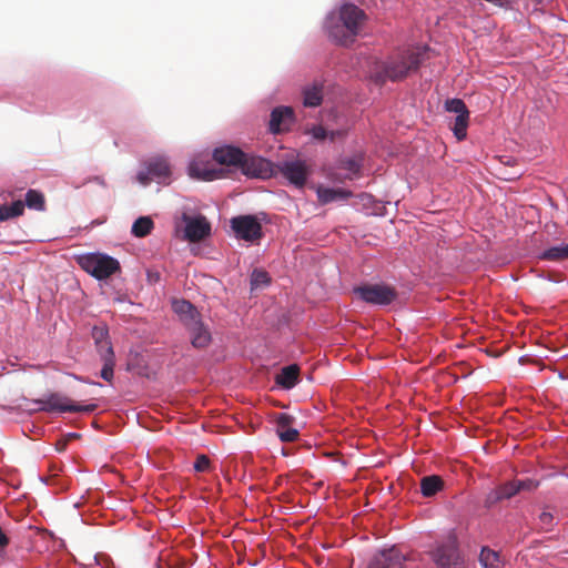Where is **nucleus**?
Returning <instances> with one entry per match:
<instances>
[{
    "label": "nucleus",
    "mask_w": 568,
    "mask_h": 568,
    "mask_svg": "<svg viewBox=\"0 0 568 568\" xmlns=\"http://www.w3.org/2000/svg\"><path fill=\"white\" fill-rule=\"evenodd\" d=\"M89 181L94 182L101 186H106V183L102 176H94V178L90 179Z\"/></svg>",
    "instance_id": "79ce46f5"
},
{
    "label": "nucleus",
    "mask_w": 568,
    "mask_h": 568,
    "mask_svg": "<svg viewBox=\"0 0 568 568\" xmlns=\"http://www.w3.org/2000/svg\"><path fill=\"white\" fill-rule=\"evenodd\" d=\"M281 174L297 187L304 186L307 179V168L303 161H284L277 165Z\"/></svg>",
    "instance_id": "f8f14e48"
},
{
    "label": "nucleus",
    "mask_w": 568,
    "mask_h": 568,
    "mask_svg": "<svg viewBox=\"0 0 568 568\" xmlns=\"http://www.w3.org/2000/svg\"><path fill=\"white\" fill-rule=\"evenodd\" d=\"M517 485V490L523 491H531L538 487V483L532 479H525V480H515Z\"/></svg>",
    "instance_id": "e433bc0d"
},
{
    "label": "nucleus",
    "mask_w": 568,
    "mask_h": 568,
    "mask_svg": "<svg viewBox=\"0 0 568 568\" xmlns=\"http://www.w3.org/2000/svg\"><path fill=\"white\" fill-rule=\"evenodd\" d=\"M154 223L149 216H140L132 225V234L136 237H144L151 233Z\"/></svg>",
    "instance_id": "5701e85b"
},
{
    "label": "nucleus",
    "mask_w": 568,
    "mask_h": 568,
    "mask_svg": "<svg viewBox=\"0 0 568 568\" xmlns=\"http://www.w3.org/2000/svg\"><path fill=\"white\" fill-rule=\"evenodd\" d=\"M445 109L448 112L456 113V115L464 114V112H469L465 102L460 99H450L445 103Z\"/></svg>",
    "instance_id": "c756f323"
},
{
    "label": "nucleus",
    "mask_w": 568,
    "mask_h": 568,
    "mask_svg": "<svg viewBox=\"0 0 568 568\" xmlns=\"http://www.w3.org/2000/svg\"><path fill=\"white\" fill-rule=\"evenodd\" d=\"M211 462L207 456L200 455L197 456L195 463H194V469L199 473H204L210 469Z\"/></svg>",
    "instance_id": "f704fd0d"
},
{
    "label": "nucleus",
    "mask_w": 568,
    "mask_h": 568,
    "mask_svg": "<svg viewBox=\"0 0 568 568\" xmlns=\"http://www.w3.org/2000/svg\"><path fill=\"white\" fill-rule=\"evenodd\" d=\"M78 263L83 271L98 280L108 278L120 271L118 260L101 253L82 255L79 257Z\"/></svg>",
    "instance_id": "7ed1b4c3"
},
{
    "label": "nucleus",
    "mask_w": 568,
    "mask_h": 568,
    "mask_svg": "<svg viewBox=\"0 0 568 568\" xmlns=\"http://www.w3.org/2000/svg\"><path fill=\"white\" fill-rule=\"evenodd\" d=\"M540 524L542 525V528L549 529V527L552 525L554 517L550 513L542 511L539 515Z\"/></svg>",
    "instance_id": "58836bf2"
},
{
    "label": "nucleus",
    "mask_w": 568,
    "mask_h": 568,
    "mask_svg": "<svg viewBox=\"0 0 568 568\" xmlns=\"http://www.w3.org/2000/svg\"><path fill=\"white\" fill-rule=\"evenodd\" d=\"M24 203L22 201H14L10 205L0 206V221H6L23 214Z\"/></svg>",
    "instance_id": "a878e982"
},
{
    "label": "nucleus",
    "mask_w": 568,
    "mask_h": 568,
    "mask_svg": "<svg viewBox=\"0 0 568 568\" xmlns=\"http://www.w3.org/2000/svg\"><path fill=\"white\" fill-rule=\"evenodd\" d=\"M276 433L282 442L292 443L298 437V430L292 427L293 417L285 413H280L276 418Z\"/></svg>",
    "instance_id": "dca6fc26"
},
{
    "label": "nucleus",
    "mask_w": 568,
    "mask_h": 568,
    "mask_svg": "<svg viewBox=\"0 0 568 568\" xmlns=\"http://www.w3.org/2000/svg\"><path fill=\"white\" fill-rule=\"evenodd\" d=\"M78 437H79V435H78V434H75V433H70V434H68L64 438H68V442H69L70 439L78 438Z\"/></svg>",
    "instance_id": "37998d69"
},
{
    "label": "nucleus",
    "mask_w": 568,
    "mask_h": 568,
    "mask_svg": "<svg viewBox=\"0 0 568 568\" xmlns=\"http://www.w3.org/2000/svg\"><path fill=\"white\" fill-rule=\"evenodd\" d=\"M102 361H103V367L101 369L100 376L104 381L111 382L113 378L115 359H114V357L113 358L109 357L108 359H102Z\"/></svg>",
    "instance_id": "473e14b6"
},
{
    "label": "nucleus",
    "mask_w": 568,
    "mask_h": 568,
    "mask_svg": "<svg viewBox=\"0 0 568 568\" xmlns=\"http://www.w3.org/2000/svg\"><path fill=\"white\" fill-rule=\"evenodd\" d=\"M432 558L438 568H464L455 538L438 545L432 552Z\"/></svg>",
    "instance_id": "0eeeda50"
},
{
    "label": "nucleus",
    "mask_w": 568,
    "mask_h": 568,
    "mask_svg": "<svg viewBox=\"0 0 568 568\" xmlns=\"http://www.w3.org/2000/svg\"><path fill=\"white\" fill-rule=\"evenodd\" d=\"M353 292L365 303L374 305H389L397 297L396 290L386 284H364L354 287Z\"/></svg>",
    "instance_id": "39448f33"
},
{
    "label": "nucleus",
    "mask_w": 568,
    "mask_h": 568,
    "mask_svg": "<svg viewBox=\"0 0 568 568\" xmlns=\"http://www.w3.org/2000/svg\"><path fill=\"white\" fill-rule=\"evenodd\" d=\"M444 488V480L437 475L425 476L420 479V491L424 497H433Z\"/></svg>",
    "instance_id": "6ab92c4d"
},
{
    "label": "nucleus",
    "mask_w": 568,
    "mask_h": 568,
    "mask_svg": "<svg viewBox=\"0 0 568 568\" xmlns=\"http://www.w3.org/2000/svg\"><path fill=\"white\" fill-rule=\"evenodd\" d=\"M469 112H464V114L456 115L454 120V124L452 126L454 135L458 141H463L467 135V126H468Z\"/></svg>",
    "instance_id": "bb28decb"
},
{
    "label": "nucleus",
    "mask_w": 568,
    "mask_h": 568,
    "mask_svg": "<svg viewBox=\"0 0 568 568\" xmlns=\"http://www.w3.org/2000/svg\"><path fill=\"white\" fill-rule=\"evenodd\" d=\"M243 174L250 178L267 179L272 175V163L264 158L247 155L244 153V160L241 164Z\"/></svg>",
    "instance_id": "9b49d317"
},
{
    "label": "nucleus",
    "mask_w": 568,
    "mask_h": 568,
    "mask_svg": "<svg viewBox=\"0 0 568 568\" xmlns=\"http://www.w3.org/2000/svg\"><path fill=\"white\" fill-rule=\"evenodd\" d=\"M172 306L173 311L179 315L182 325L201 315V313L185 300L174 301Z\"/></svg>",
    "instance_id": "f3484780"
},
{
    "label": "nucleus",
    "mask_w": 568,
    "mask_h": 568,
    "mask_svg": "<svg viewBox=\"0 0 568 568\" xmlns=\"http://www.w3.org/2000/svg\"><path fill=\"white\" fill-rule=\"evenodd\" d=\"M424 55L425 51L420 49L399 52L386 62L378 64L372 72L371 78L379 85L384 84L387 80L393 82L403 80L409 72L418 70Z\"/></svg>",
    "instance_id": "f257e3e1"
},
{
    "label": "nucleus",
    "mask_w": 568,
    "mask_h": 568,
    "mask_svg": "<svg viewBox=\"0 0 568 568\" xmlns=\"http://www.w3.org/2000/svg\"><path fill=\"white\" fill-rule=\"evenodd\" d=\"M171 178V166L166 159L154 158L148 162L146 171L138 173V181L148 185L152 180H156L159 183L169 184Z\"/></svg>",
    "instance_id": "6e6552de"
},
{
    "label": "nucleus",
    "mask_w": 568,
    "mask_h": 568,
    "mask_svg": "<svg viewBox=\"0 0 568 568\" xmlns=\"http://www.w3.org/2000/svg\"><path fill=\"white\" fill-rule=\"evenodd\" d=\"M293 122V109L290 106H277L271 113L270 131L274 134L287 131Z\"/></svg>",
    "instance_id": "4468645a"
},
{
    "label": "nucleus",
    "mask_w": 568,
    "mask_h": 568,
    "mask_svg": "<svg viewBox=\"0 0 568 568\" xmlns=\"http://www.w3.org/2000/svg\"><path fill=\"white\" fill-rule=\"evenodd\" d=\"M479 561L484 568H500L503 565L499 554L486 547L480 551Z\"/></svg>",
    "instance_id": "393cba45"
},
{
    "label": "nucleus",
    "mask_w": 568,
    "mask_h": 568,
    "mask_svg": "<svg viewBox=\"0 0 568 568\" xmlns=\"http://www.w3.org/2000/svg\"><path fill=\"white\" fill-rule=\"evenodd\" d=\"M68 443V438L62 437L58 439L55 443V449L60 453L64 452L67 449Z\"/></svg>",
    "instance_id": "a19ab883"
},
{
    "label": "nucleus",
    "mask_w": 568,
    "mask_h": 568,
    "mask_svg": "<svg viewBox=\"0 0 568 568\" xmlns=\"http://www.w3.org/2000/svg\"><path fill=\"white\" fill-rule=\"evenodd\" d=\"M501 500H503V498L496 487L495 489L490 490L486 495L485 500H484V506L486 508H491L493 506H495L496 504H498Z\"/></svg>",
    "instance_id": "72a5a7b5"
},
{
    "label": "nucleus",
    "mask_w": 568,
    "mask_h": 568,
    "mask_svg": "<svg viewBox=\"0 0 568 568\" xmlns=\"http://www.w3.org/2000/svg\"><path fill=\"white\" fill-rule=\"evenodd\" d=\"M311 133L316 140H325L328 136V132L322 125L313 126Z\"/></svg>",
    "instance_id": "4c0bfd02"
},
{
    "label": "nucleus",
    "mask_w": 568,
    "mask_h": 568,
    "mask_svg": "<svg viewBox=\"0 0 568 568\" xmlns=\"http://www.w3.org/2000/svg\"><path fill=\"white\" fill-rule=\"evenodd\" d=\"M34 403L40 405L39 410L47 413H92L98 408L97 404H73L69 397L60 393H50L43 398L36 399Z\"/></svg>",
    "instance_id": "20e7f679"
},
{
    "label": "nucleus",
    "mask_w": 568,
    "mask_h": 568,
    "mask_svg": "<svg viewBox=\"0 0 568 568\" xmlns=\"http://www.w3.org/2000/svg\"><path fill=\"white\" fill-rule=\"evenodd\" d=\"M304 105L308 108L318 106L323 101L322 85L313 84L303 91Z\"/></svg>",
    "instance_id": "4be33fe9"
},
{
    "label": "nucleus",
    "mask_w": 568,
    "mask_h": 568,
    "mask_svg": "<svg viewBox=\"0 0 568 568\" xmlns=\"http://www.w3.org/2000/svg\"><path fill=\"white\" fill-rule=\"evenodd\" d=\"M92 338L94 339V343H102L104 346H108L109 341V331L105 325L101 326H94L92 328Z\"/></svg>",
    "instance_id": "7c9ffc66"
},
{
    "label": "nucleus",
    "mask_w": 568,
    "mask_h": 568,
    "mask_svg": "<svg viewBox=\"0 0 568 568\" xmlns=\"http://www.w3.org/2000/svg\"><path fill=\"white\" fill-rule=\"evenodd\" d=\"M345 134H346V131H343V130H336V131H331V132H328V136H327V138H328L331 141H335V140H337V139H342V138H344V136H345Z\"/></svg>",
    "instance_id": "ea45409f"
},
{
    "label": "nucleus",
    "mask_w": 568,
    "mask_h": 568,
    "mask_svg": "<svg viewBox=\"0 0 568 568\" xmlns=\"http://www.w3.org/2000/svg\"><path fill=\"white\" fill-rule=\"evenodd\" d=\"M300 367L296 364L288 365L282 368L276 377V383L283 388L290 389L298 382Z\"/></svg>",
    "instance_id": "a211bd4d"
},
{
    "label": "nucleus",
    "mask_w": 568,
    "mask_h": 568,
    "mask_svg": "<svg viewBox=\"0 0 568 568\" xmlns=\"http://www.w3.org/2000/svg\"><path fill=\"white\" fill-rule=\"evenodd\" d=\"M231 227L237 239L255 242L262 239V225L254 215H239L231 220Z\"/></svg>",
    "instance_id": "423d86ee"
},
{
    "label": "nucleus",
    "mask_w": 568,
    "mask_h": 568,
    "mask_svg": "<svg viewBox=\"0 0 568 568\" xmlns=\"http://www.w3.org/2000/svg\"><path fill=\"white\" fill-rule=\"evenodd\" d=\"M191 345L196 349H204L212 342V333L207 324L203 322L202 315L184 324Z\"/></svg>",
    "instance_id": "1a4fd4ad"
},
{
    "label": "nucleus",
    "mask_w": 568,
    "mask_h": 568,
    "mask_svg": "<svg viewBox=\"0 0 568 568\" xmlns=\"http://www.w3.org/2000/svg\"><path fill=\"white\" fill-rule=\"evenodd\" d=\"M213 159L222 165L241 168L244 152L236 146L225 145L214 150Z\"/></svg>",
    "instance_id": "2eb2a0df"
},
{
    "label": "nucleus",
    "mask_w": 568,
    "mask_h": 568,
    "mask_svg": "<svg viewBox=\"0 0 568 568\" xmlns=\"http://www.w3.org/2000/svg\"><path fill=\"white\" fill-rule=\"evenodd\" d=\"M541 257L549 261H562L568 258V243L559 246H552L546 250Z\"/></svg>",
    "instance_id": "cd10ccee"
},
{
    "label": "nucleus",
    "mask_w": 568,
    "mask_h": 568,
    "mask_svg": "<svg viewBox=\"0 0 568 568\" xmlns=\"http://www.w3.org/2000/svg\"><path fill=\"white\" fill-rule=\"evenodd\" d=\"M189 174L191 178L203 181H213L220 176L217 170L202 168L201 163L196 161L190 164Z\"/></svg>",
    "instance_id": "412c9836"
},
{
    "label": "nucleus",
    "mask_w": 568,
    "mask_h": 568,
    "mask_svg": "<svg viewBox=\"0 0 568 568\" xmlns=\"http://www.w3.org/2000/svg\"><path fill=\"white\" fill-rule=\"evenodd\" d=\"M271 282L268 273L264 270L255 268L251 274V288L255 290L261 286H266Z\"/></svg>",
    "instance_id": "c85d7f7f"
},
{
    "label": "nucleus",
    "mask_w": 568,
    "mask_h": 568,
    "mask_svg": "<svg viewBox=\"0 0 568 568\" xmlns=\"http://www.w3.org/2000/svg\"><path fill=\"white\" fill-rule=\"evenodd\" d=\"M24 205L29 209L37 211L45 210V199L44 195L37 190H29L26 194Z\"/></svg>",
    "instance_id": "b1692460"
},
{
    "label": "nucleus",
    "mask_w": 568,
    "mask_h": 568,
    "mask_svg": "<svg viewBox=\"0 0 568 568\" xmlns=\"http://www.w3.org/2000/svg\"><path fill=\"white\" fill-rule=\"evenodd\" d=\"M497 489H498L503 500L510 499L516 494H518L517 485H516L515 480L505 483V484L498 486Z\"/></svg>",
    "instance_id": "2f4dec72"
},
{
    "label": "nucleus",
    "mask_w": 568,
    "mask_h": 568,
    "mask_svg": "<svg viewBox=\"0 0 568 568\" xmlns=\"http://www.w3.org/2000/svg\"><path fill=\"white\" fill-rule=\"evenodd\" d=\"M367 19L364 10L353 3H346L339 9L341 23L327 24L329 37L341 45H349L361 32Z\"/></svg>",
    "instance_id": "f03ea898"
},
{
    "label": "nucleus",
    "mask_w": 568,
    "mask_h": 568,
    "mask_svg": "<svg viewBox=\"0 0 568 568\" xmlns=\"http://www.w3.org/2000/svg\"><path fill=\"white\" fill-rule=\"evenodd\" d=\"M95 346L101 356V359H108L109 353H110V358L114 357V352H113L110 341H108V346H104L102 343H98V344H95Z\"/></svg>",
    "instance_id": "c9c22d12"
},
{
    "label": "nucleus",
    "mask_w": 568,
    "mask_h": 568,
    "mask_svg": "<svg viewBox=\"0 0 568 568\" xmlns=\"http://www.w3.org/2000/svg\"><path fill=\"white\" fill-rule=\"evenodd\" d=\"M352 195L351 192L343 189L318 187L317 197L322 204H327L337 200H346Z\"/></svg>",
    "instance_id": "aec40b11"
},
{
    "label": "nucleus",
    "mask_w": 568,
    "mask_h": 568,
    "mask_svg": "<svg viewBox=\"0 0 568 568\" xmlns=\"http://www.w3.org/2000/svg\"><path fill=\"white\" fill-rule=\"evenodd\" d=\"M184 222V239L189 242L196 243L211 234V224L203 215L190 216L186 213L182 214Z\"/></svg>",
    "instance_id": "9d476101"
},
{
    "label": "nucleus",
    "mask_w": 568,
    "mask_h": 568,
    "mask_svg": "<svg viewBox=\"0 0 568 568\" xmlns=\"http://www.w3.org/2000/svg\"><path fill=\"white\" fill-rule=\"evenodd\" d=\"M405 557L395 548L375 555L368 568H404Z\"/></svg>",
    "instance_id": "ddd939ff"
}]
</instances>
